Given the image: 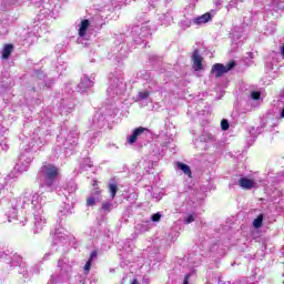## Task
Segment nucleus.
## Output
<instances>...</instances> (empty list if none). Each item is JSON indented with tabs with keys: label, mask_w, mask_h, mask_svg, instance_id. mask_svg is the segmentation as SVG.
<instances>
[{
	"label": "nucleus",
	"mask_w": 284,
	"mask_h": 284,
	"mask_svg": "<svg viewBox=\"0 0 284 284\" xmlns=\"http://www.w3.org/2000/svg\"><path fill=\"white\" fill-rule=\"evenodd\" d=\"M150 99V91L145 90V91H140L138 94V101H145Z\"/></svg>",
	"instance_id": "393cba45"
},
{
	"label": "nucleus",
	"mask_w": 284,
	"mask_h": 284,
	"mask_svg": "<svg viewBox=\"0 0 284 284\" xmlns=\"http://www.w3.org/2000/svg\"><path fill=\"white\" fill-rule=\"evenodd\" d=\"M58 267L60 268V276H62L64 281H68L72 273V265L68 263V260L61 258L58 261Z\"/></svg>",
	"instance_id": "0eeeda50"
},
{
	"label": "nucleus",
	"mask_w": 284,
	"mask_h": 284,
	"mask_svg": "<svg viewBox=\"0 0 284 284\" xmlns=\"http://www.w3.org/2000/svg\"><path fill=\"white\" fill-rule=\"evenodd\" d=\"M12 50H14V45L6 44L2 50V59H10V54H12Z\"/></svg>",
	"instance_id": "412c9836"
},
{
	"label": "nucleus",
	"mask_w": 284,
	"mask_h": 284,
	"mask_svg": "<svg viewBox=\"0 0 284 284\" xmlns=\"http://www.w3.org/2000/svg\"><path fill=\"white\" fill-rule=\"evenodd\" d=\"M201 141H205V139H204V138H201Z\"/></svg>",
	"instance_id": "864d4df0"
},
{
	"label": "nucleus",
	"mask_w": 284,
	"mask_h": 284,
	"mask_svg": "<svg viewBox=\"0 0 284 284\" xmlns=\"http://www.w3.org/2000/svg\"><path fill=\"white\" fill-rule=\"evenodd\" d=\"M91 88H94V74H91V77L83 74L78 84V92H88Z\"/></svg>",
	"instance_id": "423d86ee"
},
{
	"label": "nucleus",
	"mask_w": 284,
	"mask_h": 284,
	"mask_svg": "<svg viewBox=\"0 0 284 284\" xmlns=\"http://www.w3.org/2000/svg\"><path fill=\"white\" fill-rule=\"evenodd\" d=\"M88 28H90V20H82L79 29V37L85 39V33L88 32Z\"/></svg>",
	"instance_id": "a211bd4d"
},
{
	"label": "nucleus",
	"mask_w": 284,
	"mask_h": 284,
	"mask_svg": "<svg viewBox=\"0 0 284 284\" xmlns=\"http://www.w3.org/2000/svg\"><path fill=\"white\" fill-rule=\"evenodd\" d=\"M109 192L111 194V199H115L116 193L119 192V186L114 183L109 184Z\"/></svg>",
	"instance_id": "b1692460"
},
{
	"label": "nucleus",
	"mask_w": 284,
	"mask_h": 284,
	"mask_svg": "<svg viewBox=\"0 0 284 284\" xmlns=\"http://www.w3.org/2000/svg\"><path fill=\"white\" fill-rule=\"evenodd\" d=\"M253 55H254V53H253V52H248V53H247L248 59H254V57H253Z\"/></svg>",
	"instance_id": "79ce46f5"
},
{
	"label": "nucleus",
	"mask_w": 284,
	"mask_h": 284,
	"mask_svg": "<svg viewBox=\"0 0 284 284\" xmlns=\"http://www.w3.org/2000/svg\"><path fill=\"white\" fill-rule=\"evenodd\" d=\"M234 68H236L235 61H231L226 65L223 63H215L211 69V73L214 74L216 79H221L223 74H227V72L234 70Z\"/></svg>",
	"instance_id": "39448f33"
},
{
	"label": "nucleus",
	"mask_w": 284,
	"mask_h": 284,
	"mask_svg": "<svg viewBox=\"0 0 284 284\" xmlns=\"http://www.w3.org/2000/svg\"><path fill=\"white\" fill-rule=\"evenodd\" d=\"M251 99H253V101H258V99H261V92L252 91L251 92Z\"/></svg>",
	"instance_id": "2f4dec72"
},
{
	"label": "nucleus",
	"mask_w": 284,
	"mask_h": 284,
	"mask_svg": "<svg viewBox=\"0 0 284 284\" xmlns=\"http://www.w3.org/2000/svg\"><path fill=\"white\" fill-rule=\"evenodd\" d=\"M221 128L223 132H227V130H230V121H227V119H223L221 121Z\"/></svg>",
	"instance_id": "cd10ccee"
},
{
	"label": "nucleus",
	"mask_w": 284,
	"mask_h": 284,
	"mask_svg": "<svg viewBox=\"0 0 284 284\" xmlns=\"http://www.w3.org/2000/svg\"><path fill=\"white\" fill-rule=\"evenodd\" d=\"M97 205L95 197H92L91 195L87 199V207H94Z\"/></svg>",
	"instance_id": "c756f323"
},
{
	"label": "nucleus",
	"mask_w": 284,
	"mask_h": 284,
	"mask_svg": "<svg viewBox=\"0 0 284 284\" xmlns=\"http://www.w3.org/2000/svg\"><path fill=\"white\" fill-rule=\"evenodd\" d=\"M282 54L284 55V44L282 45Z\"/></svg>",
	"instance_id": "09e8293b"
},
{
	"label": "nucleus",
	"mask_w": 284,
	"mask_h": 284,
	"mask_svg": "<svg viewBox=\"0 0 284 284\" xmlns=\"http://www.w3.org/2000/svg\"><path fill=\"white\" fill-rule=\"evenodd\" d=\"M209 21H212V13H210V12L195 18L193 20V23H195L196 26H201L203 23H209Z\"/></svg>",
	"instance_id": "f3484780"
},
{
	"label": "nucleus",
	"mask_w": 284,
	"mask_h": 284,
	"mask_svg": "<svg viewBox=\"0 0 284 284\" xmlns=\"http://www.w3.org/2000/svg\"><path fill=\"white\" fill-rule=\"evenodd\" d=\"M58 178L59 168L48 162H44L38 172V179L42 182L40 187H48L49 192L54 190Z\"/></svg>",
	"instance_id": "7ed1b4c3"
},
{
	"label": "nucleus",
	"mask_w": 284,
	"mask_h": 284,
	"mask_svg": "<svg viewBox=\"0 0 284 284\" xmlns=\"http://www.w3.org/2000/svg\"><path fill=\"white\" fill-rule=\"evenodd\" d=\"M281 97H282V99H284V89H283V91L281 92Z\"/></svg>",
	"instance_id": "49530a36"
},
{
	"label": "nucleus",
	"mask_w": 284,
	"mask_h": 284,
	"mask_svg": "<svg viewBox=\"0 0 284 284\" xmlns=\"http://www.w3.org/2000/svg\"><path fill=\"white\" fill-rule=\"evenodd\" d=\"M37 77L40 79V81L43 80L42 82L39 83L40 90H45V89L50 90V88H52V85H54V80L45 77L44 72L39 71L37 73Z\"/></svg>",
	"instance_id": "9d476101"
},
{
	"label": "nucleus",
	"mask_w": 284,
	"mask_h": 284,
	"mask_svg": "<svg viewBox=\"0 0 284 284\" xmlns=\"http://www.w3.org/2000/svg\"><path fill=\"white\" fill-rule=\"evenodd\" d=\"M112 212V202L105 201L102 203V206L100 209L101 214H110Z\"/></svg>",
	"instance_id": "aec40b11"
},
{
	"label": "nucleus",
	"mask_w": 284,
	"mask_h": 284,
	"mask_svg": "<svg viewBox=\"0 0 284 284\" xmlns=\"http://www.w3.org/2000/svg\"><path fill=\"white\" fill-rule=\"evenodd\" d=\"M118 3H128V0H118Z\"/></svg>",
	"instance_id": "37998d69"
},
{
	"label": "nucleus",
	"mask_w": 284,
	"mask_h": 284,
	"mask_svg": "<svg viewBox=\"0 0 284 284\" xmlns=\"http://www.w3.org/2000/svg\"><path fill=\"white\" fill-rule=\"evenodd\" d=\"M244 63L250 65L252 63V60H248V58H246V59H244Z\"/></svg>",
	"instance_id": "a19ab883"
},
{
	"label": "nucleus",
	"mask_w": 284,
	"mask_h": 284,
	"mask_svg": "<svg viewBox=\"0 0 284 284\" xmlns=\"http://www.w3.org/2000/svg\"><path fill=\"white\" fill-rule=\"evenodd\" d=\"M1 190H3V187L0 189V200L3 199V195L1 194Z\"/></svg>",
	"instance_id": "a18cd8bd"
},
{
	"label": "nucleus",
	"mask_w": 284,
	"mask_h": 284,
	"mask_svg": "<svg viewBox=\"0 0 284 284\" xmlns=\"http://www.w3.org/2000/svg\"><path fill=\"white\" fill-rule=\"evenodd\" d=\"M90 62H91V63H94V59H90Z\"/></svg>",
	"instance_id": "8fccbe9b"
},
{
	"label": "nucleus",
	"mask_w": 284,
	"mask_h": 284,
	"mask_svg": "<svg viewBox=\"0 0 284 284\" xmlns=\"http://www.w3.org/2000/svg\"><path fill=\"white\" fill-rule=\"evenodd\" d=\"M92 199H95V201H101V190L99 189H94L92 192H91V195H90Z\"/></svg>",
	"instance_id": "a878e982"
},
{
	"label": "nucleus",
	"mask_w": 284,
	"mask_h": 284,
	"mask_svg": "<svg viewBox=\"0 0 284 284\" xmlns=\"http://www.w3.org/2000/svg\"><path fill=\"white\" fill-rule=\"evenodd\" d=\"M48 256H50V253L44 254L43 261H45L48 258Z\"/></svg>",
	"instance_id": "c03bdc74"
},
{
	"label": "nucleus",
	"mask_w": 284,
	"mask_h": 284,
	"mask_svg": "<svg viewBox=\"0 0 284 284\" xmlns=\"http://www.w3.org/2000/svg\"><path fill=\"white\" fill-rule=\"evenodd\" d=\"M162 26H170L172 23V16L170 13H165L162 17H160Z\"/></svg>",
	"instance_id": "5701e85b"
},
{
	"label": "nucleus",
	"mask_w": 284,
	"mask_h": 284,
	"mask_svg": "<svg viewBox=\"0 0 284 284\" xmlns=\"http://www.w3.org/2000/svg\"><path fill=\"white\" fill-rule=\"evenodd\" d=\"M92 267V262L90 260L87 261L85 265H84V272L85 274L90 273V270Z\"/></svg>",
	"instance_id": "f704fd0d"
},
{
	"label": "nucleus",
	"mask_w": 284,
	"mask_h": 284,
	"mask_svg": "<svg viewBox=\"0 0 284 284\" xmlns=\"http://www.w3.org/2000/svg\"><path fill=\"white\" fill-rule=\"evenodd\" d=\"M93 123L95 126L99 128V130H101L102 128H105V115L102 113H95L93 118Z\"/></svg>",
	"instance_id": "2eb2a0df"
},
{
	"label": "nucleus",
	"mask_w": 284,
	"mask_h": 284,
	"mask_svg": "<svg viewBox=\"0 0 284 284\" xmlns=\"http://www.w3.org/2000/svg\"><path fill=\"white\" fill-rule=\"evenodd\" d=\"M132 39L138 44L141 45L145 41V28L135 26L131 30Z\"/></svg>",
	"instance_id": "6e6552de"
},
{
	"label": "nucleus",
	"mask_w": 284,
	"mask_h": 284,
	"mask_svg": "<svg viewBox=\"0 0 284 284\" xmlns=\"http://www.w3.org/2000/svg\"><path fill=\"white\" fill-rule=\"evenodd\" d=\"M49 284H57V280H54V276H51Z\"/></svg>",
	"instance_id": "ea45409f"
},
{
	"label": "nucleus",
	"mask_w": 284,
	"mask_h": 284,
	"mask_svg": "<svg viewBox=\"0 0 284 284\" xmlns=\"http://www.w3.org/2000/svg\"><path fill=\"white\" fill-rule=\"evenodd\" d=\"M79 133H77V131H70L69 135L67 139H70L71 141L74 140V139H78L79 140Z\"/></svg>",
	"instance_id": "72a5a7b5"
},
{
	"label": "nucleus",
	"mask_w": 284,
	"mask_h": 284,
	"mask_svg": "<svg viewBox=\"0 0 284 284\" xmlns=\"http://www.w3.org/2000/svg\"><path fill=\"white\" fill-rule=\"evenodd\" d=\"M0 258L8 264L9 270H17L23 283H26V281H30L28 264L23 262V257H21V255H19L18 253H12L10 251H0Z\"/></svg>",
	"instance_id": "f03ea898"
},
{
	"label": "nucleus",
	"mask_w": 284,
	"mask_h": 284,
	"mask_svg": "<svg viewBox=\"0 0 284 284\" xmlns=\"http://www.w3.org/2000/svg\"><path fill=\"white\" fill-rule=\"evenodd\" d=\"M263 219L264 215L260 214L254 221H253V227H255V230H258L260 227H263Z\"/></svg>",
	"instance_id": "4be33fe9"
},
{
	"label": "nucleus",
	"mask_w": 284,
	"mask_h": 284,
	"mask_svg": "<svg viewBox=\"0 0 284 284\" xmlns=\"http://www.w3.org/2000/svg\"><path fill=\"white\" fill-rule=\"evenodd\" d=\"M219 283H220V284H223V282H222L221 280H219Z\"/></svg>",
	"instance_id": "603ef678"
},
{
	"label": "nucleus",
	"mask_w": 284,
	"mask_h": 284,
	"mask_svg": "<svg viewBox=\"0 0 284 284\" xmlns=\"http://www.w3.org/2000/svg\"><path fill=\"white\" fill-rule=\"evenodd\" d=\"M60 214H62V216H68V214H72V209L70 207V204H64V209L60 210Z\"/></svg>",
	"instance_id": "bb28decb"
},
{
	"label": "nucleus",
	"mask_w": 284,
	"mask_h": 284,
	"mask_svg": "<svg viewBox=\"0 0 284 284\" xmlns=\"http://www.w3.org/2000/svg\"><path fill=\"white\" fill-rule=\"evenodd\" d=\"M193 70L201 72L203 70V57L199 53V49H195L192 54Z\"/></svg>",
	"instance_id": "9b49d317"
},
{
	"label": "nucleus",
	"mask_w": 284,
	"mask_h": 284,
	"mask_svg": "<svg viewBox=\"0 0 284 284\" xmlns=\"http://www.w3.org/2000/svg\"><path fill=\"white\" fill-rule=\"evenodd\" d=\"M67 187L69 190V192L72 194L73 192H77V184L74 183V181H70L67 183Z\"/></svg>",
	"instance_id": "c85d7f7f"
},
{
	"label": "nucleus",
	"mask_w": 284,
	"mask_h": 284,
	"mask_svg": "<svg viewBox=\"0 0 284 284\" xmlns=\"http://www.w3.org/2000/svg\"><path fill=\"white\" fill-rule=\"evenodd\" d=\"M77 145H79L78 139L71 140L70 138H67L63 142L64 150H69V152H74L77 150Z\"/></svg>",
	"instance_id": "4468645a"
},
{
	"label": "nucleus",
	"mask_w": 284,
	"mask_h": 284,
	"mask_svg": "<svg viewBox=\"0 0 284 284\" xmlns=\"http://www.w3.org/2000/svg\"><path fill=\"white\" fill-rule=\"evenodd\" d=\"M123 92H125V83L123 82V79L119 78V75L114 73H110L109 87L106 89L108 97L114 99V97H120Z\"/></svg>",
	"instance_id": "20e7f679"
},
{
	"label": "nucleus",
	"mask_w": 284,
	"mask_h": 284,
	"mask_svg": "<svg viewBox=\"0 0 284 284\" xmlns=\"http://www.w3.org/2000/svg\"><path fill=\"white\" fill-rule=\"evenodd\" d=\"M97 256H99V253L97 251H92L89 257V261L93 263L95 261Z\"/></svg>",
	"instance_id": "c9c22d12"
},
{
	"label": "nucleus",
	"mask_w": 284,
	"mask_h": 284,
	"mask_svg": "<svg viewBox=\"0 0 284 284\" xmlns=\"http://www.w3.org/2000/svg\"><path fill=\"white\" fill-rule=\"evenodd\" d=\"M82 165H87V168H92V164H90V159L84 160V163Z\"/></svg>",
	"instance_id": "58836bf2"
},
{
	"label": "nucleus",
	"mask_w": 284,
	"mask_h": 284,
	"mask_svg": "<svg viewBox=\"0 0 284 284\" xmlns=\"http://www.w3.org/2000/svg\"><path fill=\"white\" fill-rule=\"evenodd\" d=\"M43 148V141L39 136H33L31 139V142L29 143V148L26 150H29V152H39Z\"/></svg>",
	"instance_id": "f8f14e48"
},
{
	"label": "nucleus",
	"mask_w": 284,
	"mask_h": 284,
	"mask_svg": "<svg viewBox=\"0 0 284 284\" xmlns=\"http://www.w3.org/2000/svg\"><path fill=\"white\" fill-rule=\"evenodd\" d=\"M42 199L39 194L26 190L23 195L18 199L11 200V207L7 212L8 221L9 223H12V221H16V225H21L23 227L28 220L26 217H17V209L20 206L22 210H28V207H32V210H36L33 213V225H34V234H39L45 226L47 220L45 215H43V207H42Z\"/></svg>",
	"instance_id": "f257e3e1"
},
{
	"label": "nucleus",
	"mask_w": 284,
	"mask_h": 284,
	"mask_svg": "<svg viewBox=\"0 0 284 284\" xmlns=\"http://www.w3.org/2000/svg\"><path fill=\"white\" fill-rule=\"evenodd\" d=\"M196 221V216L194 214H190L184 219V223L186 225H190V223H194Z\"/></svg>",
	"instance_id": "7c9ffc66"
},
{
	"label": "nucleus",
	"mask_w": 284,
	"mask_h": 284,
	"mask_svg": "<svg viewBox=\"0 0 284 284\" xmlns=\"http://www.w3.org/2000/svg\"><path fill=\"white\" fill-rule=\"evenodd\" d=\"M178 170H181L186 176L192 178V169H190V165L183 163V162H178L176 163Z\"/></svg>",
	"instance_id": "6ab92c4d"
},
{
	"label": "nucleus",
	"mask_w": 284,
	"mask_h": 284,
	"mask_svg": "<svg viewBox=\"0 0 284 284\" xmlns=\"http://www.w3.org/2000/svg\"><path fill=\"white\" fill-rule=\"evenodd\" d=\"M53 241L55 243H63V241H68V236L63 233V229H55L53 234Z\"/></svg>",
	"instance_id": "dca6fc26"
},
{
	"label": "nucleus",
	"mask_w": 284,
	"mask_h": 284,
	"mask_svg": "<svg viewBox=\"0 0 284 284\" xmlns=\"http://www.w3.org/2000/svg\"><path fill=\"white\" fill-rule=\"evenodd\" d=\"M132 284H139V281L133 280Z\"/></svg>",
	"instance_id": "de8ad7c7"
},
{
	"label": "nucleus",
	"mask_w": 284,
	"mask_h": 284,
	"mask_svg": "<svg viewBox=\"0 0 284 284\" xmlns=\"http://www.w3.org/2000/svg\"><path fill=\"white\" fill-rule=\"evenodd\" d=\"M148 132H149L148 128H143V126L136 128L133 130L132 134L126 138V141L130 145H133V143L135 141H139L141 136H146Z\"/></svg>",
	"instance_id": "1a4fd4ad"
},
{
	"label": "nucleus",
	"mask_w": 284,
	"mask_h": 284,
	"mask_svg": "<svg viewBox=\"0 0 284 284\" xmlns=\"http://www.w3.org/2000/svg\"><path fill=\"white\" fill-rule=\"evenodd\" d=\"M0 121H3V115H0Z\"/></svg>",
	"instance_id": "3c124183"
},
{
	"label": "nucleus",
	"mask_w": 284,
	"mask_h": 284,
	"mask_svg": "<svg viewBox=\"0 0 284 284\" xmlns=\"http://www.w3.org/2000/svg\"><path fill=\"white\" fill-rule=\"evenodd\" d=\"M63 110H65V112L70 113L74 110V104L64 105Z\"/></svg>",
	"instance_id": "e433bc0d"
},
{
	"label": "nucleus",
	"mask_w": 284,
	"mask_h": 284,
	"mask_svg": "<svg viewBox=\"0 0 284 284\" xmlns=\"http://www.w3.org/2000/svg\"><path fill=\"white\" fill-rule=\"evenodd\" d=\"M190 278H192V273H189L184 276L183 284H190Z\"/></svg>",
	"instance_id": "4c0bfd02"
},
{
	"label": "nucleus",
	"mask_w": 284,
	"mask_h": 284,
	"mask_svg": "<svg viewBox=\"0 0 284 284\" xmlns=\"http://www.w3.org/2000/svg\"><path fill=\"white\" fill-rule=\"evenodd\" d=\"M151 221H153V223H159V221H161V213H154L151 216Z\"/></svg>",
	"instance_id": "473e14b6"
},
{
	"label": "nucleus",
	"mask_w": 284,
	"mask_h": 284,
	"mask_svg": "<svg viewBox=\"0 0 284 284\" xmlns=\"http://www.w3.org/2000/svg\"><path fill=\"white\" fill-rule=\"evenodd\" d=\"M239 185L240 187H242V190H252L253 187H255L256 182L247 178H241L239 180Z\"/></svg>",
	"instance_id": "ddd939ff"
}]
</instances>
